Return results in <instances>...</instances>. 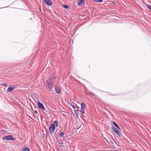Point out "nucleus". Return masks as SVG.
I'll use <instances>...</instances> for the list:
<instances>
[{
  "instance_id": "nucleus-8",
  "label": "nucleus",
  "mask_w": 151,
  "mask_h": 151,
  "mask_svg": "<svg viewBox=\"0 0 151 151\" xmlns=\"http://www.w3.org/2000/svg\"><path fill=\"white\" fill-rule=\"evenodd\" d=\"M15 88V87L14 86L12 87H9L7 90V92H10L11 91L14 90Z\"/></svg>"
},
{
  "instance_id": "nucleus-16",
  "label": "nucleus",
  "mask_w": 151,
  "mask_h": 151,
  "mask_svg": "<svg viewBox=\"0 0 151 151\" xmlns=\"http://www.w3.org/2000/svg\"><path fill=\"white\" fill-rule=\"evenodd\" d=\"M1 84L5 87H7L8 86V85L7 84L1 83Z\"/></svg>"
},
{
  "instance_id": "nucleus-2",
  "label": "nucleus",
  "mask_w": 151,
  "mask_h": 151,
  "mask_svg": "<svg viewBox=\"0 0 151 151\" xmlns=\"http://www.w3.org/2000/svg\"><path fill=\"white\" fill-rule=\"evenodd\" d=\"M55 126H58V123L57 120L54 122L49 127V132L51 134L54 132L55 128Z\"/></svg>"
},
{
  "instance_id": "nucleus-19",
  "label": "nucleus",
  "mask_w": 151,
  "mask_h": 151,
  "mask_svg": "<svg viewBox=\"0 0 151 151\" xmlns=\"http://www.w3.org/2000/svg\"><path fill=\"white\" fill-rule=\"evenodd\" d=\"M147 8L151 11V6L150 5H147Z\"/></svg>"
},
{
  "instance_id": "nucleus-12",
  "label": "nucleus",
  "mask_w": 151,
  "mask_h": 151,
  "mask_svg": "<svg viewBox=\"0 0 151 151\" xmlns=\"http://www.w3.org/2000/svg\"><path fill=\"white\" fill-rule=\"evenodd\" d=\"M86 107V106L85 104L83 103L81 104V109H85Z\"/></svg>"
},
{
  "instance_id": "nucleus-14",
  "label": "nucleus",
  "mask_w": 151,
  "mask_h": 151,
  "mask_svg": "<svg viewBox=\"0 0 151 151\" xmlns=\"http://www.w3.org/2000/svg\"><path fill=\"white\" fill-rule=\"evenodd\" d=\"M74 113L77 117L78 116L79 114L78 111V110H76L74 111Z\"/></svg>"
},
{
  "instance_id": "nucleus-10",
  "label": "nucleus",
  "mask_w": 151,
  "mask_h": 151,
  "mask_svg": "<svg viewBox=\"0 0 151 151\" xmlns=\"http://www.w3.org/2000/svg\"><path fill=\"white\" fill-rule=\"evenodd\" d=\"M23 151H29L30 149L28 147H26L22 149Z\"/></svg>"
},
{
  "instance_id": "nucleus-5",
  "label": "nucleus",
  "mask_w": 151,
  "mask_h": 151,
  "mask_svg": "<svg viewBox=\"0 0 151 151\" xmlns=\"http://www.w3.org/2000/svg\"><path fill=\"white\" fill-rule=\"evenodd\" d=\"M37 104L39 108L41 109L44 111H46L44 105L40 101H38L37 102Z\"/></svg>"
},
{
  "instance_id": "nucleus-18",
  "label": "nucleus",
  "mask_w": 151,
  "mask_h": 151,
  "mask_svg": "<svg viewBox=\"0 0 151 151\" xmlns=\"http://www.w3.org/2000/svg\"><path fill=\"white\" fill-rule=\"evenodd\" d=\"M63 7L65 9H67L68 7V6L67 5H63Z\"/></svg>"
},
{
  "instance_id": "nucleus-25",
  "label": "nucleus",
  "mask_w": 151,
  "mask_h": 151,
  "mask_svg": "<svg viewBox=\"0 0 151 151\" xmlns=\"http://www.w3.org/2000/svg\"><path fill=\"white\" fill-rule=\"evenodd\" d=\"M35 113L36 114H37V111H35Z\"/></svg>"
},
{
  "instance_id": "nucleus-1",
  "label": "nucleus",
  "mask_w": 151,
  "mask_h": 151,
  "mask_svg": "<svg viewBox=\"0 0 151 151\" xmlns=\"http://www.w3.org/2000/svg\"><path fill=\"white\" fill-rule=\"evenodd\" d=\"M53 77L52 75L50 76L49 79L46 82V88L49 91H51L52 88H53V86L52 84L54 79V78H53Z\"/></svg>"
},
{
  "instance_id": "nucleus-23",
  "label": "nucleus",
  "mask_w": 151,
  "mask_h": 151,
  "mask_svg": "<svg viewBox=\"0 0 151 151\" xmlns=\"http://www.w3.org/2000/svg\"><path fill=\"white\" fill-rule=\"evenodd\" d=\"M90 94H91V95H93V96H95V95H94V94H93V93H92V92H90Z\"/></svg>"
},
{
  "instance_id": "nucleus-6",
  "label": "nucleus",
  "mask_w": 151,
  "mask_h": 151,
  "mask_svg": "<svg viewBox=\"0 0 151 151\" xmlns=\"http://www.w3.org/2000/svg\"><path fill=\"white\" fill-rule=\"evenodd\" d=\"M45 4L48 6H51L52 4V2L50 0H44Z\"/></svg>"
},
{
  "instance_id": "nucleus-3",
  "label": "nucleus",
  "mask_w": 151,
  "mask_h": 151,
  "mask_svg": "<svg viewBox=\"0 0 151 151\" xmlns=\"http://www.w3.org/2000/svg\"><path fill=\"white\" fill-rule=\"evenodd\" d=\"M2 139L3 140H6V141L14 140H16V138L14 137L12 135H8L4 137Z\"/></svg>"
},
{
  "instance_id": "nucleus-7",
  "label": "nucleus",
  "mask_w": 151,
  "mask_h": 151,
  "mask_svg": "<svg viewBox=\"0 0 151 151\" xmlns=\"http://www.w3.org/2000/svg\"><path fill=\"white\" fill-rule=\"evenodd\" d=\"M78 5L80 6L84 4H85L84 0H78Z\"/></svg>"
},
{
  "instance_id": "nucleus-13",
  "label": "nucleus",
  "mask_w": 151,
  "mask_h": 151,
  "mask_svg": "<svg viewBox=\"0 0 151 151\" xmlns=\"http://www.w3.org/2000/svg\"><path fill=\"white\" fill-rule=\"evenodd\" d=\"M64 134L63 132H61L59 134V136L61 137L62 138H64L65 136H64Z\"/></svg>"
},
{
  "instance_id": "nucleus-11",
  "label": "nucleus",
  "mask_w": 151,
  "mask_h": 151,
  "mask_svg": "<svg viewBox=\"0 0 151 151\" xmlns=\"http://www.w3.org/2000/svg\"><path fill=\"white\" fill-rule=\"evenodd\" d=\"M111 123L118 129L120 130V129L119 128V126L114 121H111Z\"/></svg>"
},
{
  "instance_id": "nucleus-22",
  "label": "nucleus",
  "mask_w": 151,
  "mask_h": 151,
  "mask_svg": "<svg viewBox=\"0 0 151 151\" xmlns=\"http://www.w3.org/2000/svg\"><path fill=\"white\" fill-rule=\"evenodd\" d=\"M71 106L72 107V108H73V109H75V108H76V107H75V106L74 105H71Z\"/></svg>"
},
{
  "instance_id": "nucleus-24",
  "label": "nucleus",
  "mask_w": 151,
  "mask_h": 151,
  "mask_svg": "<svg viewBox=\"0 0 151 151\" xmlns=\"http://www.w3.org/2000/svg\"><path fill=\"white\" fill-rule=\"evenodd\" d=\"M76 108L78 109L80 108V107H78V106H76Z\"/></svg>"
},
{
  "instance_id": "nucleus-17",
  "label": "nucleus",
  "mask_w": 151,
  "mask_h": 151,
  "mask_svg": "<svg viewBox=\"0 0 151 151\" xmlns=\"http://www.w3.org/2000/svg\"><path fill=\"white\" fill-rule=\"evenodd\" d=\"M63 144V142H59L58 143L59 146L60 147H62V145Z\"/></svg>"
},
{
  "instance_id": "nucleus-15",
  "label": "nucleus",
  "mask_w": 151,
  "mask_h": 151,
  "mask_svg": "<svg viewBox=\"0 0 151 151\" xmlns=\"http://www.w3.org/2000/svg\"><path fill=\"white\" fill-rule=\"evenodd\" d=\"M93 1L96 2L101 3L103 1V0H93Z\"/></svg>"
},
{
  "instance_id": "nucleus-4",
  "label": "nucleus",
  "mask_w": 151,
  "mask_h": 151,
  "mask_svg": "<svg viewBox=\"0 0 151 151\" xmlns=\"http://www.w3.org/2000/svg\"><path fill=\"white\" fill-rule=\"evenodd\" d=\"M113 130L114 131L119 137H121L122 135V134L120 132L118 131V129L115 127H113L112 128Z\"/></svg>"
},
{
  "instance_id": "nucleus-20",
  "label": "nucleus",
  "mask_w": 151,
  "mask_h": 151,
  "mask_svg": "<svg viewBox=\"0 0 151 151\" xmlns=\"http://www.w3.org/2000/svg\"><path fill=\"white\" fill-rule=\"evenodd\" d=\"M84 109H81V111L83 114H84L85 113Z\"/></svg>"
},
{
  "instance_id": "nucleus-9",
  "label": "nucleus",
  "mask_w": 151,
  "mask_h": 151,
  "mask_svg": "<svg viewBox=\"0 0 151 151\" xmlns=\"http://www.w3.org/2000/svg\"><path fill=\"white\" fill-rule=\"evenodd\" d=\"M55 89L56 93L58 94H59L60 93V88H58L57 87L55 86Z\"/></svg>"
},
{
  "instance_id": "nucleus-21",
  "label": "nucleus",
  "mask_w": 151,
  "mask_h": 151,
  "mask_svg": "<svg viewBox=\"0 0 151 151\" xmlns=\"http://www.w3.org/2000/svg\"><path fill=\"white\" fill-rule=\"evenodd\" d=\"M0 132L1 133H5L6 132L4 130H1Z\"/></svg>"
}]
</instances>
